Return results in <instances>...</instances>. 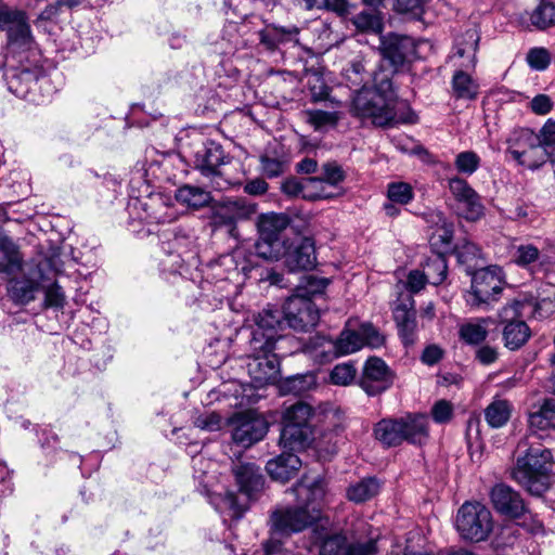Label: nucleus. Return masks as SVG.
<instances>
[{"label": "nucleus", "mask_w": 555, "mask_h": 555, "mask_svg": "<svg viewBox=\"0 0 555 555\" xmlns=\"http://www.w3.org/2000/svg\"><path fill=\"white\" fill-rule=\"evenodd\" d=\"M374 80V89L363 88L356 93L352 101L354 115L378 127L415 122V114L406 102L397 98L389 76L379 74Z\"/></svg>", "instance_id": "obj_1"}, {"label": "nucleus", "mask_w": 555, "mask_h": 555, "mask_svg": "<svg viewBox=\"0 0 555 555\" xmlns=\"http://www.w3.org/2000/svg\"><path fill=\"white\" fill-rule=\"evenodd\" d=\"M280 313L273 310H262L256 318V326L248 341L246 364L247 372L256 387L273 383L280 372V363L273 350L275 343L282 337Z\"/></svg>", "instance_id": "obj_2"}, {"label": "nucleus", "mask_w": 555, "mask_h": 555, "mask_svg": "<svg viewBox=\"0 0 555 555\" xmlns=\"http://www.w3.org/2000/svg\"><path fill=\"white\" fill-rule=\"evenodd\" d=\"M292 491L296 495L297 504L279 506L270 516L271 530L283 537L301 532L315 524L321 517V507L326 495L325 482L321 478L311 481L302 478Z\"/></svg>", "instance_id": "obj_3"}, {"label": "nucleus", "mask_w": 555, "mask_h": 555, "mask_svg": "<svg viewBox=\"0 0 555 555\" xmlns=\"http://www.w3.org/2000/svg\"><path fill=\"white\" fill-rule=\"evenodd\" d=\"M538 438L529 434L518 443V450L522 454L518 456L512 472L513 479L533 495H541L546 491L553 468L552 452L535 441Z\"/></svg>", "instance_id": "obj_4"}, {"label": "nucleus", "mask_w": 555, "mask_h": 555, "mask_svg": "<svg viewBox=\"0 0 555 555\" xmlns=\"http://www.w3.org/2000/svg\"><path fill=\"white\" fill-rule=\"evenodd\" d=\"M10 68L4 78L8 89L17 98L24 99L36 105L48 102L52 95L50 80L41 75V68L34 60L16 63L5 62Z\"/></svg>", "instance_id": "obj_5"}, {"label": "nucleus", "mask_w": 555, "mask_h": 555, "mask_svg": "<svg viewBox=\"0 0 555 555\" xmlns=\"http://www.w3.org/2000/svg\"><path fill=\"white\" fill-rule=\"evenodd\" d=\"M7 31L5 62H38V52L27 22L25 12L13 10L10 22L4 27Z\"/></svg>", "instance_id": "obj_6"}, {"label": "nucleus", "mask_w": 555, "mask_h": 555, "mask_svg": "<svg viewBox=\"0 0 555 555\" xmlns=\"http://www.w3.org/2000/svg\"><path fill=\"white\" fill-rule=\"evenodd\" d=\"M506 152L519 165L530 170L541 168L551 157L543 146H540L539 138L529 128L513 130L506 139Z\"/></svg>", "instance_id": "obj_7"}, {"label": "nucleus", "mask_w": 555, "mask_h": 555, "mask_svg": "<svg viewBox=\"0 0 555 555\" xmlns=\"http://www.w3.org/2000/svg\"><path fill=\"white\" fill-rule=\"evenodd\" d=\"M455 527L466 541H485L493 529L492 514L479 502H466L457 511Z\"/></svg>", "instance_id": "obj_8"}, {"label": "nucleus", "mask_w": 555, "mask_h": 555, "mask_svg": "<svg viewBox=\"0 0 555 555\" xmlns=\"http://www.w3.org/2000/svg\"><path fill=\"white\" fill-rule=\"evenodd\" d=\"M504 280L499 267H488L475 272L472 279L470 291L466 294V302L473 308H487L498 301L503 288Z\"/></svg>", "instance_id": "obj_9"}, {"label": "nucleus", "mask_w": 555, "mask_h": 555, "mask_svg": "<svg viewBox=\"0 0 555 555\" xmlns=\"http://www.w3.org/2000/svg\"><path fill=\"white\" fill-rule=\"evenodd\" d=\"M266 310H273L280 313L282 327L279 328V334L284 330L285 325L296 331H308L314 327L320 319V312L314 302L304 294H295L287 298L282 312L278 309L267 308Z\"/></svg>", "instance_id": "obj_10"}, {"label": "nucleus", "mask_w": 555, "mask_h": 555, "mask_svg": "<svg viewBox=\"0 0 555 555\" xmlns=\"http://www.w3.org/2000/svg\"><path fill=\"white\" fill-rule=\"evenodd\" d=\"M312 353L320 363L331 362L334 359L357 352L363 347L360 330L345 328L336 339L325 336H315L312 339Z\"/></svg>", "instance_id": "obj_11"}, {"label": "nucleus", "mask_w": 555, "mask_h": 555, "mask_svg": "<svg viewBox=\"0 0 555 555\" xmlns=\"http://www.w3.org/2000/svg\"><path fill=\"white\" fill-rule=\"evenodd\" d=\"M522 307L520 301L514 300L504 306L499 313L504 346L512 351L520 349L531 337L530 327L521 320Z\"/></svg>", "instance_id": "obj_12"}, {"label": "nucleus", "mask_w": 555, "mask_h": 555, "mask_svg": "<svg viewBox=\"0 0 555 555\" xmlns=\"http://www.w3.org/2000/svg\"><path fill=\"white\" fill-rule=\"evenodd\" d=\"M289 225V218L284 214H266L258 220L259 240L256 245L257 254L268 259V254L279 253L284 242L283 232Z\"/></svg>", "instance_id": "obj_13"}, {"label": "nucleus", "mask_w": 555, "mask_h": 555, "mask_svg": "<svg viewBox=\"0 0 555 555\" xmlns=\"http://www.w3.org/2000/svg\"><path fill=\"white\" fill-rule=\"evenodd\" d=\"M268 259H284L289 271L310 270L314 267L317 257L313 241L310 237H296L286 241L279 253L268 254Z\"/></svg>", "instance_id": "obj_14"}, {"label": "nucleus", "mask_w": 555, "mask_h": 555, "mask_svg": "<svg viewBox=\"0 0 555 555\" xmlns=\"http://www.w3.org/2000/svg\"><path fill=\"white\" fill-rule=\"evenodd\" d=\"M395 380V373L386 362L377 357L369 358L362 369L359 386L370 397H375L389 389Z\"/></svg>", "instance_id": "obj_15"}, {"label": "nucleus", "mask_w": 555, "mask_h": 555, "mask_svg": "<svg viewBox=\"0 0 555 555\" xmlns=\"http://www.w3.org/2000/svg\"><path fill=\"white\" fill-rule=\"evenodd\" d=\"M230 425L233 441L244 448L260 441L268 431L266 420L253 412L234 414Z\"/></svg>", "instance_id": "obj_16"}, {"label": "nucleus", "mask_w": 555, "mask_h": 555, "mask_svg": "<svg viewBox=\"0 0 555 555\" xmlns=\"http://www.w3.org/2000/svg\"><path fill=\"white\" fill-rule=\"evenodd\" d=\"M378 50L382 60L389 64L392 73H396L406 61L415 56L416 43L409 36L389 34L380 38Z\"/></svg>", "instance_id": "obj_17"}, {"label": "nucleus", "mask_w": 555, "mask_h": 555, "mask_svg": "<svg viewBox=\"0 0 555 555\" xmlns=\"http://www.w3.org/2000/svg\"><path fill=\"white\" fill-rule=\"evenodd\" d=\"M449 190L457 202L459 215L467 220L475 221L483 215V205L476 191L461 178L449 180Z\"/></svg>", "instance_id": "obj_18"}, {"label": "nucleus", "mask_w": 555, "mask_h": 555, "mask_svg": "<svg viewBox=\"0 0 555 555\" xmlns=\"http://www.w3.org/2000/svg\"><path fill=\"white\" fill-rule=\"evenodd\" d=\"M490 499L498 513L512 518H519L527 511L520 494L505 483L495 485L490 492Z\"/></svg>", "instance_id": "obj_19"}, {"label": "nucleus", "mask_w": 555, "mask_h": 555, "mask_svg": "<svg viewBox=\"0 0 555 555\" xmlns=\"http://www.w3.org/2000/svg\"><path fill=\"white\" fill-rule=\"evenodd\" d=\"M228 160L229 157L224 154L222 146L214 141L207 142L195 156L196 168L203 176L210 178H219L220 167Z\"/></svg>", "instance_id": "obj_20"}, {"label": "nucleus", "mask_w": 555, "mask_h": 555, "mask_svg": "<svg viewBox=\"0 0 555 555\" xmlns=\"http://www.w3.org/2000/svg\"><path fill=\"white\" fill-rule=\"evenodd\" d=\"M256 212V205L245 199H225L215 210L214 220L217 224L232 227L240 220L250 218Z\"/></svg>", "instance_id": "obj_21"}, {"label": "nucleus", "mask_w": 555, "mask_h": 555, "mask_svg": "<svg viewBox=\"0 0 555 555\" xmlns=\"http://www.w3.org/2000/svg\"><path fill=\"white\" fill-rule=\"evenodd\" d=\"M233 474L240 491L248 498L255 496L263 488V476L254 463H238L233 467Z\"/></svg>", "instance_id": "obj_22"}, {"label": "nucleus", "mask_w": 555, "mask_h": 555, "mask_svg": "<svg viewBox=\"0 0 555 555\" xmlns=\"http://www.w3.org/2000/svg\"><path fill=\"white\" fill-rule=\"evenodd\" d=\"M480 36L475 28L467 29L455 41V52L453 57L462 60L459 67L466 69H475L477 64V51L479 46Z\"/></svg>", "instance_id": "obj_23"}, {"label": "nucleus", "mask_w": 555, "mask_h": 555, "mask_svg": "<svg viewBox=\"0 0 555 555\" xmlns=\"http://www.w3.org/2000/svg\"><path fill=\"white\" fill-rule=\"evenodd\" d=\"M393 318L398 334L405 347L413 346L417 339L416 312L404 304L398 305L393 310Z\"/></svg>", "instance_id": "obj_24"}, {"label": "nucleus", "mask_w": 555, "mask_h": 555, "mask_svg": "<svg viewBox=\"0 0 555 555\" xmlns=\"http://www.w3.org/2000/svg\"><path fill=\"white\" fill-rule=\"evenodd\" d=\"M301 466L300 459L293 452H283L270 460L266 469L270 477L276 481L286 482L292 479Z\"/></svg>", "instance_id": "obj_25"}, {"label": "nucleus", "mask_w": 555, "mask_h": 555, "mask_svg": "<svg viewBox=\"0 0 555 555\" xmlns=\"http://www.w3.org/2000/svg\"><path fill=\"white\" fill-rule=\"evenodd\" d=\"M321 184L320 178H305L297 180L295 178L287 179L282 183V191L291 197H302L305 199L315 201L321 198H328L327 193L315 191L317 186Z\"/></svg>", "instance_id": "obj_26"}, {"label": "nucleus", "mask_w": 555, "mask_h": 555, "mask_svg": "<svg viewBox=\"0 0 555 555\" xmlns=\"http://www.w3.org/2000/svg\"><path fill=\"white\" fill-rule=\"evenodd\" d=\"M312 439V427L295 424H283L280 444L291 452L305 449Z\"/></svg>", "instance_id": "obj_27"}, {"label": "nucleus", "mask_w": 555, "mask_h": 555, "mask_svg": "<svg viewBox=\"0 0 555 555\" xmlns=\"http://www.w3.org/2000/svg\"><path fill=\"white\" fill-rule=\"evenodd\" d=\"M217 266L224 269L227 273L224 279L240 274L246 276L254 268L244 248H235L232 253L222 255L219 257Z\"/></svg>", "instance_id": "obj_28"}, {"label": "nucleus", "mask_w": 555, "mask_h": 555, "mask_svg": "<svg viewBox=\"0 0 555 555\" xmlns=\"http://www.w3.org/2000/svg\"><path fill=\"white\" fill-rule=\"evenodd\" d=\"M299 28L297 26L269 25L259 33L260 42L268 49H275L287 42H298Z\"/></svg>", "instance_id": "obj_29"}, {"label": "nucleus", "mask_w": 555, "mask_h": 555, "mask_svg": "<svg viewBox=\"0 0 555 555\" xmlns=\"http://www.w3.org/2000/svg\"><path fill=\"white\" fill-rule=\"evenodd\" d=\"M404 441L413 444H423L428 439V417L423 414L406 415L401 417Z\"/></svg>", "instance_id": "obj_30"}, {"label": "nucleus", "mask_w": 555, "mask_h": 555, "mask_svg": "<svg viewBox=\"0 0 555 555\" xmlns=\"http://www.w3.org/2000/svg\"><path fill=\"white\" fill-rule=\"evenodd\" d=\"M0 273L10 278V281L22 270L23 260L15 244L8 237H0Z\"/></svg>", "instance_id": "obj_31"}, {"label": "nucleus", "mask_w": 555, "mask_h": 555, "mask_svg": "<svg viewBox=\"0 0 555 555\" xmlns=\"http://www.w3.org/2000/svg\"><path fill=\"white\" fill-rule=\"evenodd\" d=\"M39 289V283L33 279H12L8 286V295L11 300L21 306L34 301Z\"/></svg>", "instance_id": "obj_32"}, {"label": "nucleus", "mask_w": 555, "mask_h": 555, "mask_svg": "<svg viewBox=\"0 0 555 555\" xmlns=\"http://www.w3.org/2000/svg\"><path fill=\"white\" fill-rule=\"evenodd\" d=\"M401 420L385 418L374 428L375 438L386 447L399 446L404 441Z\"/></svg>", "instance_id": "obj_33"}, {"label": "nucleus", "mask_w": 555, "mask_h": 555, "mask_svg": "<svg viewBox=\"0 0 555 555\" xmlns=\"http://www.w3.org/2000/svg\"><path fill=\"white\" fill-rule=\"evenodd\" d=\"M176 199L179 204L188 208L199 209L209 205L212 197L210 192L203 188L192 184H184L177 190Z\"/></svg>", "instance_id": "obj_34"}, {"label": "nucleus", "mask_w": 555, "mask_h": 555, "mask_svg": "<svg viewBox=\"0 0 555 555\" xmlns=\"http://www.w3.org/2000/svg\"><path fill=\"white\" fill-rule=\"evenodd\" d=\"M430 218V221L436 225L429 238L430 245L435 248L448 250L453 240V224L447 221L442 212H434Z\"/></svg>", "instance_id": "obj_35"}, {"label": "nucleus", "mask_w": 555, "mask_h": 555, "mask_svg": "<svg viewBox=\"0 0 555 555\" xmlns=\"http://www.w3.org/2000/svg\"><path fill=\"white\" fill-rule=\"evenodd\" d=\"M382 482L375 477H365L351 483L346 491L347 499L353 503H363L374 498L380 490Z\"/></svg>", "instance_id": "obj_36"}, {"label": "nucleus", "mask_w": 555, "mask_h": 555, "mask_svg": "<svg viewBox=\"0 0 555 555\" xmlns=\"http://www.w3.org/2000/svg\"><path fill=\"white\" fill-rule=\"evenodd\" d=\"M529 429L535 435V430L555 429V399H545L538 411L529 414Z\"/></svg>", "instance_id": "obj_37"}, {"label": "nucleus", "mask_w": 555, "mask_h": 555, "mask_svg": "<svg viewBox=\"0 0 555 555\" xmlns=\"http://www.w3.org/2000/svg\"><path fill=\"white\" fill-rule=\"evenodd\" d=\"M513 412V404L501 398H494L485 409V420L491 428H501L507 424Z\"/></svg>", "instance_id": "obj_38"}, {"label": "nucleus", "mask_w": 555, "mask_h": 555, "mask_svg": "<svg viewBox=\"0 0 555 555\" xmlns=\"http://www.w3.org/2000/svg\"><path fill=\"white\" fill-rule=\"evenodd\" d=\"M469 69L460 67L452 78V90L457 99L474 100L478 94L479 86L467 73Z\"/></svg>", "instance_id": "obj_39"}, {"label": "nucleus", "mask_w": 555, "mask_h": 555, "mask_svg": "<svg viewBox=\"0 0 555 555\" xmlns=\"http://www.w3.org/2000/svg\"><path fill=\"white\" fill-rule=\"evenodd\" d=\"M490 318H478L461 325L459 334L463 341L469 345H478L486 340Z\"/></svg>", "instance_id": "obj_40"}, {"label": "nucleus", "mask_w": 555, "mask_h": 555, "mask_svg": "<svg viewBox=\"0 0 555 555\" xmlns=\"http://www.w3.org/2000/svg\"><path fill=\"white\" fill-rule=\"evenodd\" d=\"M314 415L313 408L302 401H297L286 408L283 413V422L286 424H295L300 426H311L310 421Z\"/></svg>", "instance_id": "obj_41"}, {"label": "nucleus", "mask_w": 555, "mask_h": 555, "mask_svg": "<svg viewBox=\"0 0 555 555\" xmlns=\"http://www.w3.org/2000/svg\"><path fill=\"white\" fill-rule=\"evenodd\" d=\"M531 24L538 29H546L555 25V0H540L530 16Z\"/></svg>", "instance_id": "obj_42"}, {"label": "nucleus", "mask_w": 555, "mask_h": 555, "mask_svg": "<svg viewBox=\"0 0 555 555\" xmlns=\"http://www.w3.org/2000/svg\"><path fill=\"white\" fill-rule=\"evenodd\" d=\"M354 27L362 33L379 34L383 30V21L373 9L363 10L351 18Z\"/></svg>", "instance_id": "obj_43"}, {"label": "nucleus", "mask_w": 555, "mask_h": 555, "mask_svg": "<svg viewBox=\"0 0 555 555\" xmlns=\"http://www.w3.org/2000/svg\"><path fill=\"white\" fill-rule=\"evenodd\" d=\"M428 283L439 285L442 283L448 273V264L446 258L439 253L429 258L423 267Z\"/></svg>", "instance_id": "obj_44"}, {"label": "nucleus", "mask_w": 555, "mask_h": 555, "mask_svg": "<svg viewBox=\"0 0 555 555\" xmlns=\"http://www.w3.org/2000/svg\"><path fill=\"white\" fill-rule=\"evenodd\" d=\"M305 115L307 121L318 131L335 127L338 121V115L335 112L308 109L305 112Z\"/></svg>", "instance_id": "obj_45"}, {"label": "nucleus", "mask_w": 555, "mask_h": 555, "mask_svg": "<svg viewBox=\"0 0 555 555\" xmlns=\"http://www.w3.org/2000/svg\"><path fill=\"white\" fill-rule=\"evenodd\" d=\"M357 376V369L352 362L336 364L330 373V380L337 386L352 384Z\"/></svg>", "instance_id": "obj_46"}, {"label": "nucleus", "mask_w": 555, "mask_h": 555, "mask_svg": "<svg viewBox=\"0 0 555 555\" xmlns=\"http://www.w3.org/2000/svg\"><path fill=\"white\" fill-rule=\"evenodd\" d=\"M319 178L321 179V184L317 186L315 191H322L323 193H325L323 189V183H327L332 186H337L345 180L346 175L341 166H339L338 164L326 163L323 165L322 175Z\"/></svg>", "instance_id": "obj_47"}, {"label": "nucleus", "mask_w": 555, "mask_h": 555, "mask_svg": "<svg viewBox=\"0 0 555 555\" xmlns=\"http://www.w3.org/2000/svg\"><path fill=\"white\" fill-rule=\"evenodd\" d=\"M387 197L392 203L406 205L413 199L414 193L409 183L391 182L387 188Z\"/></svg>", "instance_id": "obj_48"}, {"label": "nucleus", "mask_w": 555, "mask_h": 555, "mask_svg": "<svg viewBox=\"0 0 555 555\" xmlns=\"http://www.w3.org/2000/svg\"><path fill=\"white\" fill-rule=\"evenodd\" d=\"M345 75L352 87H362L361 89L364 88L366 78L370 76L362 60H353L345 69Z\"/></svg>", "instance_id": "obj_49"}, {"label": "nucleus", "mask_w": 555, "mask_h": 555, "mask_svg": "<svg viewBox=\"0 0 555 555\" xmlns=\"http://www.w3.org/2000/svg\"><path fill=\"white\" fill-rule=\"evenodd\" d=\"M348 542L340 533L326 537L320 547L321 555H345Z\"/></svg>", "instance_id": "obj_50"}, {"label": "nucleus", "mask_w": 555, "mask_h": 555, "mask_svg": "<svg viewBox=\"0 0 555 555\" xmlns=\"http://www.w3.org/2000/svg\"><path fill=\"white\" fill-rule=\"evenodd\" d=\"M141 205L145 211V216L141 217V219L155 223H164L170 220L162 212L166 206L160 197L156 199L151 198L149 203H142Z\"/></svg>", "instance_id": "obj_51"}, {"label": "nucleus", "mask_w": 555, "mask_h": 555, "mask_svg": "<svg viewBox=\"0 0 555 555\" xmlns=\"http://www.w3.org/2000/svg\"><path fill=\"white\" fill-rule=\"evenodd\" d=\"M480 166V157L473 151H465L457 154L455 167L459 172L470 176Z\"/></svg>", "instance_id": "obj_52"}, {"label": "nucleus", "mask_w": 555, "mask_h": 555, "mask_svg": "<svg viewBox=\"0 0 555 555\" xmlns=\"http://www.w3.org/2000/svg\"><path fill=\"white\" fill-rule=\"evenodd\" d=\"M455 255L459 262L473 267L476 264L475 261L480 257V249L475 243L465 241L455 247Z\"/></svg>", "instance_id": "obj_53"}, {"label": "nucleus", "mask_w": 555, "mask_h": 555, "mask_svg": "<svg viewBox=\"0 0 555 555\" xmlns=\"http://www.w3.org/2000/svg\"><path fill=\"white\" fill-rule=\"evenodd\" d=\"M540 260V250L532 244H520L516 247L514 261L520 267H527Z\"/></svg>", "instance_id": "obj_54"}, {"label": "nucleus", "mask_w": 555, "mask_h": 555, "mask_svg": "<svg viewBox=\"0 0 555 555\" xmlns=\"http://www.w3.org/2000/svg\"><path fill=\"white\" fill-rule=\"evenodd\" d=\"M66 304V296L62 287L53 282L44 287V306L48 308L63 309Z\"/></svg>", "instance_id": "obj_55"}, {"label": "nucleus", "mask_w": 555, "mask_h": 555, "mask_svg": "<svg viewBox=\"0 0 555 555\" xmlns=\"http://www.w3.org/2000/svg\"><path fill=\"white\" fill-rule=\"evenodd\" d=\"M535 135L539 138L540 146H543L546 153H552L555 150V120L547 119Z\"/></svg>", "instance_id": "obj_56"}, {"label": "nucleus", "mask_w": 555, "mask_h": 555, "mask_svg": "<svg viewBox=\"0 0 555 555\" xmlns=\"http://www.w3.org/2000/svg\"><path fill=\"white\" fill-rule=\"evenodd\" d=\"M529 66L535 70H544L551 62L550 53L544 48H533L527 54Z\"/></svg>", "instance_id": "obj_57"}, {"label": "nucleus", "mask_w": 555, "mask_h": 555, "mask_svg": "<svg viewBox=\"0 0 555 555\" xmlns=\"http://www.w3.org/2000/svg\"><path fill=\"white\" fill-rule=\"evenodd\" d=\"M360 334L363 341V347L378 348L384 345L385 337L371 324H362L360 326Z\"/></svg>", "instance_id": "obj_58"}, {"label": "nucleus", "mask_w": 555, "mask_h": 555, "mask_svg": "<svg viewBox=\"0 0 555 555\" xmlns=\"http://www.w3.org/2000/svg\"><path fill=\"white\" fill-rule=\"evenodd\" d=\"M194 425L203 430L216 431L221 428L222 417L216 412H205L195 418Z\"/></svg>", "instance_id": "obj_59"}, {"label": "nucleus", "mask_w": 555, "mask_h": 555, "mask_svg": "<svg viewBox=\"0 0 555 555\" xmlns=\"http://www.w3.org/2000/svg\"><path fill=\"white\" fill-rule=\"evenodd\" d=\"M377 552L376 541L373 539L364 542L348 543L345 555H375Z\"/></svg>", "instance_id": "obj_60"}, {"label": "nucleus", "mask_w": 555, "mask_h": 555, "mask_svg": "<svg viewBox=\"0 0 555 555\" xmlns=\"http://www.w3.org/2000/svg\"><path fill=\"white\" fill-rule=\"evenodd\" d=\"M431 415L436 423L443 424L449 422L453 415L452 404L447 400H439L434 404Z\"/></svg>", "instance_id": "obj_61"}, {"label": "nucleus", "mask_w": 555, "mask_h": 555, "mask_svg": "<svg viewBox=\"0 0 555 555\" xmlns=\"http://www.w3.org/2000/svg\"><path fill=\"white\" fill-rule=\"evenodd\" d=\"M260 164L262 172L269 178L278 177L284 170V164L278 158L261 156Z\"/></svg>", "instance_id": "obj_62"}, {"label": "nucleus", "mask_w": 555, "mask_h": 555, "mask_svg": "<svg viewBox=\"0 0 555 555\" xmlns=\"http://www.w3.org/2000/svg\"><path fill=\"white\" fill-rule=\"evenodd\" d=\"M530 108L537 115H546L553 108V101L546 94H538L531 100Z\"/></svg>", "instance_id": "obj_63"}, {"label": "nucleus", "mask_w": 555, "mask_h": 555, "mask_svg": "<svg viewBox=\"0 0 555 555\" xmlns=\"http://www.w3.org/2000/svg\"><path fill=\"white\" fill-rule=\"evenodd\" d=\"M428 283V280L423 271L413 270L409 273L406 280V287L412 293H417Z\"/></svg>", "instance_id": "obj_64"}]
</instances>
